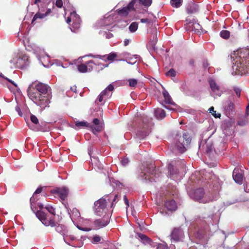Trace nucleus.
Segmentation results:
<instances>
[{"instance_id": "obj_1", "label": "nucleus", "mask_w": 249, "mask_h": 249, "mask_svg": "<svg viewBox=\"0 0 249 249\" xmlns=\"http://www.w3.org/2000/svg\"><path fill=\"white\" fill-rule=\"evenodd\" d=\"M27 93L30 99L43 109L48 106L52 96L50 87L40 82H33L28 87Z\"/></svg>"}, {"instance_id": "obj_2", "label": "nucleus", "mask_w": 249, "mask_h": 249, "mask_svg": "<svg viewBox=\"0 0 249 249\" xmlns=\"http://www.w3.org/2000/svg\"><path fill=\"white\" fill-rule=\"evenodd\" d=\"M36 216L45 226H50L51 227H55V231L58 233L62 235L63 237L68 233V230L66 226L63 225L59 224L56 222L54 218L47 215L42 211H37L36 213Z\"/></svg>"}, {"instance_id": "obj_3", "label": "nucleus", "mask_w": 249, "mask_h": 249, "mask_svg": "<svg viewBox=\"0 0 249 249\" xmlns=\"http://www.w3.org/2000/svg\"><path fill=\"white\" fill-rule=\"evenodd\" d=\"M234 66L239 73H249V49H242L238 52Z\"/></svg>"}, {"instance_id": "obj_4", "label": "nucleus", "mask_w": 249, "mask_h": 249, "mask_svg": "<svg viewBox=\"0 0 249 249\" xmlns=\"http://www.w3.org/2000/svg\"><path fill=\"white\" fill-rule=\"evenodd\" d=\"M110 197L111 195L105 196L94 202L93 209L97 215L101 216L104 214H106L107 201H110Z\"/></svg>"}, {"instance_id": "obj_5", "label": "nucleus", "mask_w": 249, "mask_h": 249, "mask_svg": "<svg viewBox=\"0 0 249 249\" xmlns=\"http://www.w3.org/2000/svg\"><path fill=\"white\" fill-rule=\"evenodd\" d=\"M192 138L188 132L183 134L175 144V147L179 153H182L186 150V147L191 143Z\"/></svg>"}, {"instance_id": "obj_6", "label": "nucleus", "mask_w": 249, "mask_h": 249, "mask_svg": "<svg viewBox=\"0 0 249 249\" xmlns=\"http://www.w3.org/2000/svg\"><path fill=\"white\" fill-rule=\"evenodd\" d=\"M187 23L186 29L190 31L199 32L202 29L201 26L197 22V20L192 16L188 17L186 20Z\"/></svg>"}, {"instance_id": "obj_7", "label": "nucleus", "mask_w": 249, "mask_h": 249, "mask_svg": "<svg viewBox=\"0 0 249 249\" xmlns=\"http://www.w3.org/2000/svg\"><path fill=\"white\" fill-rule=\"evenodd\" d=\"M146 173L142 172V178L143 179H144L146 182H152L153 181H155V178L154 177L157 178V170L154 167H149L146 170Z\"/></svg>"}, {"instance_id": "obj_8", "label": "nucleus", "mask_w": 249, "mask_h": 249, "mask_svg": "<svg viewBox=\"0 0 249 249\" xmlns=\"http://www.w3.org/2000/svg\"><path fill=\"white\" fill-rule=\"evenodd\" d=\"M51 193L57 195L61 200H65L68 197L69 190L65 187L57 188L51 191Z\"/></svg>"}, {"instance_id": "obj_9", "label": "nucleus", "mask_w": 249, "mask_h": 249, "mask_svg": "<svg viewBox=\"0 0 249 249\" xmlns=\"http://www.w3.org/2000/svg\"><path fill=\"white\" fill-rule=\"evenodd\" d=\"M94 62L92 60L87 61L85 64H81L77 66V69L79 72L85 73L91 71L93 69Z\"/></svg>"}, {"instance_id": "obj_10", "label": "nucleus", "mask_w": 249, "mask_h": 249, "mask_svg": "<svg viewBox=\"0 0 249 249\" xmlns=\"http://www.w3.org/2000/svg\"><path fill=\"white\" fill-rule=\"evenodd\" d=\"M205 192L203 188H200L196 189L191 195V197L196 201L205 203L207 202L204 199Z\"/></svg>"}, {"instance_id": "obj_11", "label": "nucleus", "mask_w": 249, "mask_h": 249, "mask_svg": "<svg viewBox=\"0 0 249 249\" xmlns=\"http://www.w3.org/2000/svg\"><path fill=\"white\" fill-rule=\"evenodd\" d=\"M109 223L108 214H104L102 218L95 220L93 222L95 227L97 229H101L107 226Z\"/></svg>"}, {"instance_id": "obj_12", "label": "nucleus", "mask_w": 249, "mask_h": 249, "mask_svg": "<svg viewBox=\"0 0 249 249\" xmlns=\"http://www.w3.org/2000/svg\"><path fill=\"white\" fill-rule=\"evenodd\" d=\"M171 237L174 242L180 241L184 237V232L180 227L175 228L171 234Z\"/></svg>"}, {"instance_id": "obj_13", "label": "nucleus", "mask_w": 249, "mask_h": 249, "mask_svg": "<svg viewBox=\"0 0 249 249\" xmlns=\"http://www.w3.org/2000/svg\"><path fill=\"white\" fill-rule=\"evenodd\" d=\"M209 83L212 91L216 95L220 96L221 94L220 87L216 82L213 79H211L209 80Z\"/></svg>"}, {"instance_id": "obj_14", "label": "nucleus", "mask_w": 249, "mask_h": 249, "mask_svg": "<svg viewBox=\"0 0 249 249\" xmlns=\"http://www.w3.org/2000/svg\"><path fill=\"white\" fill-rule=\"evenodd\" d=\"M232 177L235 182L238 184H242L243 181V176L238 169L235 168L232 173Z\"/></svg>"}, {"instance_id": "obj_15", "label": "nucleus", "mask_w": 249, "mask_h": 249, "mask_svg": "<svg viewBox=\"0 0 249 249\" xmlns=\"http://www.w3.org/2000/svg\"><path fill=\"white\" fill-rule=\"evenodd\" d=\"M93 123L95 126L90 125L92 132L95 133V132H99L102 131L103 128V124L100 123V120L98 118H95L93 120Z\"/></svg>"}, {"instance_id": "obj_16", "label": "nucleus", "mask_w": 249, "mask_h": 249, "mask_svg": "<svg viewBox=\"0 0 249 249\" xmlns=\"http://www.w3.org/2000/svg\"><path fill=\"white\" fill-rule=\"evenodd\" d=\"M165 207L169 211L173 212L177 210V204L174 199L167 200L164 203Z\"/></svg>"}, {"instance_id": "obj_17", "label": "nucleus", "mask_w": 249, "mask_h": 249, "mask_svg": "<svg viewBox=\"0 0 249 249\" xmlns=\"http://www.w3.org/2000/svg\"><path fill=\"white\" fill-rule=\"evenodd\" d=\"M42 188L41 187H38L35 191V192H34L33 196L31 197V198L30 199L31 208L32 210V211H33L34 212V209H33V204L34 203H35V202L36 201V194H38L41 193L42 192Z\"/></svg>"}, {"instance_id": "obj_18", "label": "nucleus", "mask_w": 249, "mask_h": 249, "mask_svg": "<svg viewBox=\"0 0 249 249\" xmlns=\"http://www.w3.org/2000/svg\"><path fill=\"white\" fill-rule=\"evenodd\" d=\"M186 11L188 14H194L197 12L198 6L194 3H190L187 7Z\"/></svg>"}, {"instance_id": "obj_19", "label": "nucleus", "mask_w": 249, "mask_h": 249, "mask_svg": "<svg viewBox=\"0 0 249 249\" xmlns=\"http://www.w3.org/2000/svg\"><path fill=\"white\" fill-rule=\"evenodd\" d=\"M162 95L164 98L165 102L167 104L175 105V103L173 102L171 96H170L168 91L164 89L162 91Z\"/></svg>"}, {"instance_id": "obj_20", "label": "nucleus", "mask_w": 249, "mask_h": 249, "mask_svg": "<svg viewBox=\"0 0 249 249\" xmlns=\"http://www.w3.org/2000/svg\"><path fill=\"white\" fill-rule=\"evenodd\" d=\"M113 89L114 86L112 84H110L101 92V93L104 95V96H107V98H109L111 95V93H110V92L112 91Z\"/></svg>"}, {"instance_id": "obj_21", "label": "nucleus", "mask_w": 249, "mask_h": 249, "mask_svg": "<svg viewBox=\"0 0 249 249\" xmlns=\"http://www.w3.org/2000/svg\"><path fill=\"white\" fill-rule=\"evenodd\" d=\"M155 115L157 119H162L165 117L166 113L163 109L158 108L155 111Z\"/></svg>"}, {"instance_id": "obj_22", "label": "nucleus", "mask_w": 249, "mask_h": 249, "mask_svg": "<svg viewBox=\"0 0 249 249\" xmlns=\"http://www.w3.org/2000/svg\"><path fill=\"white\" fill-rule=\"evenodd\" d=\"M138 235L139 237L143 241L144 244H148L149 245H151L152 243V240L148 237L146 235L142 234V233H138Z\"/></svg>"}, {"instance_id": "obj_23", "label": "nucleus", "mask_w": 249, "mask_h": 249, "mask_svg": "<svg viewBox=\"0 0 249 249\" xmlns=\"http://www.w3.org/2000/svg\"><path fill=\"white\" fill-rule=\"evenodd\" d=\"M96 57L102 58V57H106L107 59L109 61H113L117 57V54L115 53L111 52L108 55H105L104 56L98 55Z\"/></svg>"}, {"instance_id": "obj_24", "label": "nucleus", "mask_w": 249, "mask_h": 249, "mask_svg": "<svg viewBox=\"0 0 249 249\" xmlns=\"http://www.w3.org/2000/svg\"><path fill=\"white\" fill-rule=\"evenodd\" d=\"M168 173L170 174L171 177L174 175L178 174V170L174 167V166L170 163L168 165Z\"/></svg>"}, {"instance_id": "obj_25", "label": "nucleus", "mask_w": 249, "mask_h": 249, "mask_svg": "<svg viewBox=\"0 0 249 249\" xmlns=\"http://www.w3.org/2000/svg\"><path fill=\"white\" fill-rule=\"evenodd\" d=\"M234 109V104L231 101H228L227 104L225 107V110L230 113L233 111Z\"/></svg>"}, {"instance_id": "obj_26", "label": "nucleus", "mask_w": 249, "mask_h": 249, "mask_svg": "<svg viewBox=\"0 0 249 249\" xmlns=\"http://www.w3.org/2000/svg\"><path fill=\"white\" fill-rule=\"evenodd\" d=\"M45 208L48 211L50 214H49L50 216H52L54 218V216L56 214L55 209L51 205H47L45 206ZM48 215L47 213H46Z\"/></svg>"}, {"instance_id": "obj_27", "label": "nucleus", "mask_w": 249, "mask_h": 249, "mask_svg": "<svg viewBox=\"0 0 249 249\" xmlns=\"http://www.w3.org/2000/svg\"><path fill=\"white\" fill-rule=\"evenodd\" d=\"M46 15V14H41L39 12L36 13L33 18L32 24H34V22L37 19H42L44 18Z\"/></svg>"}, {"instance_id": "obj_28", "label": "nucleus", "mask_w": 249, "mask_h": 249, "mask_svg": "<svg viewBox=\"0 0 249 249\" xmlns=\"http://www.w3.org/2000/svg\"><path fill=\"white\" fill-rule=\"evenodd\" d=\"M170 3L173 7L178 8L182 5V0H171Z\"/></svg>"}, {"instance_id": "obj_29", "label": "nucleus", "mask_w": 249, "mask_h": 249, "mask_svg": "<svg viewBox=\"0 0 249 249\" xmlns=\"http://www.w3.org/2000/svg\"><path fill=\"white\" fill-rule=\"evenodd\" d=\"M144 128L143 130H140L139 132V133H141L140 135H142V136H146L148 135L149 133V130L148 128V126L147 124H145L143 127Z\"/></svg>"}, {"instance_id": "obj_30", "label": "nucleus", "mask_w": 249, "mask_h": 249, "mask_svg": "<svg viewBox=\"0 0 249 249\" xmlns=\"http://www.w3.org/2000/svg\"><path fill=\"white\" fill-rule=\"evenodd\" d=\"M138 28V23L137 22H133L129 26V30L131 32H135Z\"/></svg>"}, {"instance_id": "obj_31", "label": "nucleus", "mask_w": 249, "mask_h": 249, "mask_svg": "<svg viewBox=\"0 0 249 249\" xmlns=\"http://www.w3.org/2000/svg\"><path fill=\"white\" fill-rule=\"evenodd\" d=\"M136 2L142 3L144 6L148 7L151 5L152 3L151 0H137Z\"/></svg>"}, {"instance_id": "obj_32", "label": "nucleus", "mask_w": 249, "mask_h": 249, "mask_svg": "<svg viewBox=\"0 0 249 249\" xmlns=\"http://www.w3.org/2000/svg\"><path fill=\"white\" fill-rule=\"evenodd\" d=\"M221 37L224 39H228L230 37V33L227 30H222L220 33Z\"/></svg>"}, {"instance_id": "obj_33", "label": "nucleus", "mask_w": 249, "mask_h": 249, "mask_svg": "<svg viewBox=\"0 0 249 249\" xmlns=\"http://www.w3.org/2000/svg\"><path fill=\"white\" fill-rule=\"evenodd\" d=\"M75 125L78 127H84V126L90 127V125H89V124L87 122H84V121H81V122L77 121L75 123Z\"/></svg>"}, {"instance_id": "obj_34", "label": "nucleus", "mask_w": 249, "mask_h": 249, "mask_svg": "<svg viewBox=\"0 0 249 249\" xmlns=\"http://www.w3.org/2000/svg\"><path fill=\"white\" fill-rule=\"evenodd\" d=\"M80 21L79 18H76L75 20H73V27L75 29H78L80 28Z\"/></svg>"}, {"instance_id": "obj_35", "label": "nucleus", "mask_w": 249, "mask_h": 249, "mask_svg": "<svg viewBox=\"0 0 249 249\" xmlns=\"http://www.w3.org/2000/svg\"><path fill=\"white\" fill-rule=\"evenodd\" d=\"M210 113H211L215 118H220L221 114L220 113H216V111L214 110V108L213 107H211L209 109Z\"/></svg>"}, {"instance_id": "obj_36", "label": "nucleus", "mask_w": 249, "mask_h": 249, "mask_svg": "<svg viewBox=\"0 0 249 249\" xmlns=\"http://www.w3.org/2000/svg\"><path fill=\"white\" fill-rule=\"evenodd\" d=\"M76 237L73 235H68L67 233L64 236V240L66 241L71 240L75 241L76 240Z\"/></svg>"}, {"instance_id": "obj_37", "label": "nucleus", "mask_w": 249, "mask_h": 249, "mask_svg": "<svg viewBox=\"0 0 249 249\" xmlns=\"http://www.w3.org/2000/svg\"><path fill=\"white\" fill-rule=\"evenodd\" d=\"M129 85L132 88L135 87L137 84V80L134 78L128 79Z\"/></svg>"}, {"instance_id": "obj_38", "label": "nucleus", "mask_w": 249, "mask_h": 249, "mask_svg": "<svg viewBox=\"0 0 249 249\" xmlns=\"http://www.w3.org/2000/svg\"><path fill=\"white\" fill-rule=\"evenodd\" d=\"M101 237H100L99 235L96 234L93 236L92 242L94 244L99 243L101 240Z\"/></svg>"}, {"instance_id": "obj_39", "label": "nucleus", "mask_w": 249, "mask_h": 249, "mask_svg": "<svg viewBox=\"0 0 249 249\" xmlns=\"http://www.w3.org/2000/svg\"><path fill=\"white\" fill-rule=\"evenodd\" d=\"M71 214L72 216H74L76 217H79L80 216V213L79 212V210L76 208L72 209L71 211Z\"/></svg>"}, {"instance_id": "obj_40", "label": "nucleus", "mask_w": 249, "mask_h": 249, "mask_svg": "<svg viewBox=\"0 0 249 249\" xmlns=\"http://www.w3.org/2000/svg\"><path fill=\"white\" fill-rule=\"evenodd\" d=\"M176 75V71L173 69H171L169 71L166 73V75L167 76L175 77Z\"/></svg>"}, {"instance_id": "obj_41", "label": "nucleus", "mask_w": 249, "mask_h": 249, "mask_svg": "<svg viewBox=\"0 0 249 249\" xmlns=\"http://www.w3.org/2000/svg\"><path fill=\"white\" fill-rule=\"evenodd\" d=\"M30 119L32 122L36 124H37L39 123L37 118L33 114H31L30 116Z\"/></svg>"}, {"instance_id": "obj_42", "label": "nucleus", "mask_w": 249, "mask_h": 249, "mask_svg": "<svg viewBox=\"0 0 249 249\" xmlns=\"http://www.w3.org/2000/svg\"><path fill=\"white\" fill-rule=\"evenodd\" d=\"M141 22L142 23L150 24V23H151L152 22V21L149 18H142V19H141Z\"/></svg>"}, {"instance_id": "obj_43", "label": "nucleus", "mask_w": 249, "mask_h": 249, "mask_svg": "<svg viewBox=\"0 0 249 249\" xmlns=\"http://www.w3.org/2000/svg\"><path fill=\"white\" fill-rule=\"evenodd\" d=\"M55 5L57 7L61 8L63 6L62 0H56Z\"/></svg>"}, {"instance_id": "obj_44", "label": "nucleus", "mask_w": 249, "mask_h": 249, "mask_svg": "<svg viewBox=\"0 0 249 249\" xmlns=\"http://www.w3.org/2000/svg\"><path fill=\"white\" fill-rule=\"evenodd\" d=\"M234 90L237 96L239 97L241 95V89L238 88H234Z\"/></svg>"}, {"instance_id": "obj_45", "label": "nucleus", "mask_w": 249, "mask_h": 249, "mask_svg": "<svg viewBox=\"0 0 249 249\" xmlns=\"http://www.w3.org/2000/svg\"><path fill=\"white\" fill-rule=\"evenodd\" d=\"M129 160L128 159V158H124L122 160H121V163L122 164L124 165V166H125L126 165H127L128 162H129Z\"/></svg>"}, {"instance_id": "obj_46", "label": "nucleus", "mask_w": 249, "mask_h": 249, "mask_svg": "<svg viewBox=\"0 0 249 249\" xmlns=\"http://www.w3.org/2000/svg\"><path fill=\"white\" fill-rule=\"evenodd\" d=\"M118 195H117V194L115 195L114 196V197L112 200L111 206H110L111 208L114 207V203L115 202H116V199L118 198Z\"/></svg>"}, {"instance_id": "obj_47", "label": "nucleus", "mask_w": 249, "mask_h": 249, "mask_svg": "<svg viewBox=\"0 0 249 249\" xmlns=\"http://www.w3.org/2000/svg\"><path fill=\"white\" fill-rule=\"evenodd\" d=\"M124 203L126 205V208L127 209V208L129 207V200L125 195H124Z\"/></svg>"}, {"instance_id": "obj_48", "label": "nucleus", "mask_w": 249, "mask_h": 249, "mask_svg": "<svg viewBox=\"0 0 249 249\" xmlns=\"http://www.w3.org/2000/svg\"><path fill=\"white\" fill-rule=\"evenodd\" d=\"M113 34L109 32L106 33V37L107 38H110L113 37Z\"/></svg>"}, {"instance_id": "obj_49", "label": "nucleus", "mask_w": 249, "mask_h": 249, "mask_svg": "<svg viewBox=\"0 0 249 249\" xmlns=\"http://www.w3.org/2000/svg\"><path fill=\"white\" fill-rule=\"evenodd\" d=\"M77 228L81 230V231H89L90 229H89V228H82V227H79V226H77Z\"/></svg>"}, {"instance_id": "obj_50", "label": "nucleus", "mask_w": 249, "mask_h": 249, "mask_svg": "<svg viewBox=\"0 0 249 249\" xmlns=\"http://www.w3.org/2000/svg\"><path fill=\"white\" fill-rule=\"evenodd\" d=\"M105 96L101 93V94L99 95L98 99L99 102H101L103 101V98Z\"/></svg>"}, {"instance_id": "obj_51", "label": "nucleus", "mask_w": 249, "mask_h": 249, "mask_svg": "<svg viewBox=\"0 0 249 249\" xmlns=\"http://www.w3.org/2000/svg\"><path fill=\"white\" fill-rule=\"evenodd\" d=\"M209 64L207 61H204L203 66L204 68H207L209 66Z\"/></svg>"}, {"instance_id": "obj_52", "label": "nucleus", "mask_w": 249, "mask_h": 249, "mask_svg": "<svg viewBox=\"0 0 249 249\" xmlns=\"http://www.w3.org/2000/svg\"><path fill=\"white\" fill-rule=\"evenodd\" d=\"M16 110L18 112V114L20 116L22 115V113L21 112L20 108H19V107L18 106H17L16 107Z\"/></svg>"}, {"instance_id": "obj_53", "label": "nucleus", "mask_w": 249, "mask_h": 249, "mask_svg": "<svg viewBox=\"0 0 249 249\" xmlns=\"http://www.w3.org/2000/svg\"><path fill=\"white\" fill-rule=\"evenodd\" d=\"M76 87L75 86H73V87L71 88V89L72 91H73L74 92L76 93L77 90H76Z\"/></svg>"}, {"instance_id": "obj_54", "label": "nucleus", "mask_w": 249, "mask_h": 249, "mask_svg": "<svg viewBox=\"0 0 249 249\" xmlns=\"http://www.w3.org/2000/svg\"><path fill=\"white\" fill-rule=\"evenodd\" d=\"M129 43V40L128 39H125L124 40V45L125 46H126L127 45H128Z\"/></svg>"}, {"instance_id": "obj_55", "label": "nucleus", "mask_w": 249, "mask_h": 249, "mask_svg": "<svg viewBox=\"0 0 249 249\" xmlns=\"http://www.w3.org/2000/svg\"><path fill=\"white\" fill-rule=\"evenodd\" d=\"M165 249L164 246L162 244H160L158 246V248H157V249Z\"/></svg>"}, {"instance_id": "obj_56", "label": "nucleus", "mask_w": 249, "mask_h": 249, "mask_svg": "<svg viewBox=\"0 0 249 249\" xmlns=\"http://www.w3.org/2000/svg\"><path fill=\"white\" fill-rule=\"evenodd\" d=\"M71 17H68L67 19V23H70L71 22Z\"/></svg>"}, {"instance_id": "obj_57", "label": "nucleus", "mask_w": 249, "mask_h": 249, "mask_svg": "<svg viewBox=\"0 0 249 249\" xmlns=\"http://www.w3.org/2000/svg\"><path fill=\"white\" fill-rule=\"evenodd\" d=\"M40 1H41V0H35L34 3L35 4H37Z\"/></svg>"}, {"instance_id": "obj_58", "label": "nucleus", "mask_w": 249, "mask_h": 249, "mask_svg": "<svg viewBox=\"0 0 249 249\" xmlns=\"http://www.w3.org/2000/svg\"><path fill=\"white\" fill-rule=\"evenodd\" d=\"M38 206L39 207L40 209H42L43 208V205L42 204L38 203Z\"/></svg>"}, {"instance_id": "obj_59", "label": "nucleus", "mask_w": 249, "mask_h": 249, "mask_svg": "<svg viewBox=\"0 0 249 249\" xmlns=\"http://www.w3.org/2000/svg\"><path fill=\"white\" fill-rule=\"evenodd\" d=\"M238 124L240 125H243V122H238Z\"/></svg>"}, {"instance_id": "obj_60", "label": "nucleus", "mask_w": 249, "mask_h": 249, "mask_svg": "<svg viewBox=\"0 0 249 249\" xmlns=\"http://www.w3.org/2000/svg\"><path fill=\"white\" fill-rule=\"evenodd\" d=\"M249 109V105H248V106L247 107H246V111H247V112H248V111Z\"/></svg>"}, {"instance_id": "obj_61", "label": "nucleus", "mask_w": 249, "mask_h": 249, "mask_svg": "<svg viewBox=\"0 0 249 249\" xmlns=\"http://www.w3.org/2000/svg\"><path fill=\"white\" fill-rule=\"evenodd\" d=\"M145 124H142V126H140V127H142V129H144V128H143L144 125Z\"/></svg>"}, {"instance_id": "obj_62", "label": "nucleus", "mask_w": 249, "mask_h": 249, "mask_svg": "<svg viewBox=\"0 0 249 249\" xmlns=\"http://www.w3.org/2000/svg\"><path fill=\"white\" fill-rule=\"evenodd\" d=\"M238 2H243L244 0H236Z\"/></svg>"}, {"instance_id": "obj_63", "label": "nucleus", "mask_w": 249, "mask_h": 249, "mask_svg": "<svg viewBox=\"0 0 249 249\" xmlns=\"http://www.w3.org/2000/svg\"><path fill=\"white\" fill-rule=\"evenodd\" d=\"M193 62H193V61H191V63H192V64H193Z\"/></svg>"}, {"instance_id": "obj_64", "label": "nucleus", "mask_w": 249, "mask_h": 249, "mask_svg": "<svg viewBox=\"0 0 249 249\" xmlns=\"http://www.w3.org/2000/svg\"><path fill=\"white\" fill-rule=\"evenodd\" d=\"M9 82H11V83H12V81H10V80H9Z\"/></svg>"}]
</instances>
